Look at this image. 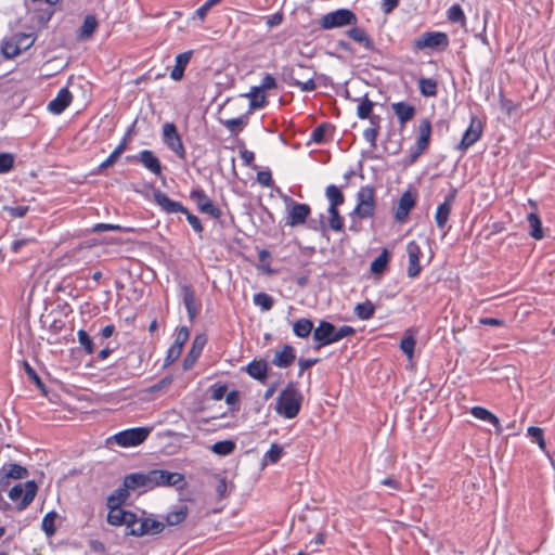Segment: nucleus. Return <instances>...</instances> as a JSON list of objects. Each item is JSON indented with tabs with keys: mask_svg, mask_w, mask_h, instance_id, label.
<instances>
[{
	"mask_svg": "<svg viewBox=\"0 0 555 555\" xmlns=\"http://www.w3.org/2000/svg\"><path fill=\"white\" fill-rule=\"evenodd\" d=\"M371 125L372 127L370 128H366L364 131H363V138L371 144L372 147H375L376 146V139L378 137V132H379V122H380V117L378 115H373L371 117Z\"/></svg>",
	"mask_w": 555,
	"mask_h": 555,
	"instance_id": "obj_41",
	"label": "nucleus"
},
{
	"mask_svg": "<svg viewBox=\"0 0 555 555\" xmlns=\"http://www.w3.org/2000/svg\"><path fill=\"white\" fill-rule=\"evenodd\" d=\"M283 453V449L278 443H272L270 449L264 454V459H267L270 463H276Z\"/></svg>",
	"mask_w": 555,
	"mask_h": 555,
	"instance_id": "obj_59",
	"label": "nucleus"
},
{
	"mask_svg": "<svg viewBox=\"0 0 555 555\" xmlns=\"http://www.w3.org/2000/svg\"><path fill=\"white\" fill-rule=\"evenodd\" d=\"M154 202L159 208L166 214H183L186 217L188 222L197 234H202L203 225L197 216L193 215L185 206L180 202L171 199L165 192L155 190L153 192Z\"/></svg>",
	"mask_w": 555,
	"mask_h": 555,
	"instance_id": "obj_4",
	"label": "nucleus"
},
{
	"mask_svg": "<svg viewBox=\"0 0 555 555\" xmlns=\"http://www.w3.org/2000/svg\"><path fill=\"white\" fill-rule=\"evenodd\" d=\"M418 137L415 146L410 153V163H414L429 146L431 134V122L428 118H423L418 125Z\"/></svg>",
	"mask_w": 555,
	"mask_h": 555,
	"instance_id": "obj_15",
	"label": "nucleus"
},
{
	"mask_svg": "<svg viewBox=\"0 0 555 555\" xmlns=\"http://www.w3.org/2000/svg\"><path fill=\"white\" fill-rule=\"evenodd\" d=\"M249 98V114L258 108H262L266 105V95L262 92H254V87L246 94Z\"/></svg>",
	"mask_w": 555,
	"mask_h": 555,
	"instance_id": "obj_47",
	"label": "nucleus"
},
{
	"mask_svg": "<svg viewBox=\"0 0 555 555\" xmlns=\"http://www.w3.org/2000/svg\"><path fill=\"white\" fill-rule=\"evenodd\" d=\"M447 17L452 23H459L464 25L466 23V16L462 7L457 3L452 4L447 11Z\"/></svg>",
	"mask_w": 555,
	"mask_h": 555,
	"instance_id": "obj_49",
	"label": "nucleus"
},
{
	"mask_svg": "<svg viewBox=\"0 0 555 555\" xmlns=\"http://www.w3.org/2000/svg\"><path fill=\"white\" fill-rule=\"evenodd\" d=\"M527 434L531 436L535 442L538 443L540 450L545 451L546 450V442L544 439L543 429L535 426H530L527 429Z\"/></svg>",
	"mask_w": 555,
	"mask_h": 555,
	"instance_id": "obj_55",
	"label": "nucleus"
},
{
	"mask_svg": "<svg viewBox=\"0 0 555 555\" xmlns=\"http://www.w3.org/2000/svg\"><path fill=\"white\" fill-rule=\"evenodd\" d=\"M347 36L353 41L362 44L366 50L376 51L373 40L367 36L363 28L351 27L347 30Z\"/></svg>",
	"mask_w": 555,
	"mask_h": 555,
	"instance_id": "obj_34",
	"label": "nucleus"
},
{
	"mask_svg": "<svg viewBox=\"0 0 555 555\" xmlns=\"http://www.w3.org/2000/svg\"><path fill=\"white\" fill-rule=\"evenodd\" d=\"M126 159L127 162H139L155 176L162 175V164L150 150H143L138 155L127 156Z\"/></svg>",
	"mask_w": 555,
	"mask_h": 555,
	"instance_id": "obj_22",
	"label": "nucleus"
},
{
	"mask_svg": "<svg viewBox=\"0 0 555 555\" xmlns=\"http://www.w3.org/2000/svg\"><path fill=\"white\" fill-rule=\"evenodd\" d=\"M456 189H452L449 194L444 196V199L441 204L438 205L436 214H435V222L438 229L443 230L448 223L452 205L456 197Z\"/></svg>",
	"mask_w": 555,
	"mask_h": 555,
	"instance_id": "obj_21",
	"label": "nucleus"
},
{
	"mask_svg": "<svg viewBox=\"0 0 555 555\" xmlns=\"http://www.w3.org/2000/svg\"><path fill=\"white\" fill-rule=\"evenodd\" d=\"M391 109L397 116L400 126L404 127L415 115V107L412 104L400 101L391 104Z\"/></svg>",
	"mask_w": 555,
	"mask_h": 555,
	"instance_id": "obj_30",
	"label": "nucleus"
},
{
	"mask_svg": "<svg viewBox=\"0 0 555 555\" xmlns=\"http://www.w3.org/2000/svg\"><path fill=\"white\" fill-rule=\"evenodd\" d=\"M415 204L416 194L411 191H405L399 198L395 210V219L400 223L404 222Z\"/></svg>",
	"mask_w": 555,
	"mask_h": 555,
	"instance_id": "obj_24",
	"label": "nucleus"
},
{
	"mask_svg": "<svg viewBox=\"0 0 555 555\" xmlns=\"http://www.w3.org/2000/svg\"><path fill=\"white\" fill-rule=\"evenodd\" d=\"M151 433L149 427H134L114 435V441L122 448L137 447L144 442Z\"/></svg>",
	"mask_w": 555,
	"mask_h": 555,
	"instance_id": "obj_12",
	"label": "nucleus"
},
{
	"mask_svg": "<svg viewBox=\"0 0 555 555\" xmlns=\"http://www.w3.org/2000/svg\"><path fill=\"white\" fill-rule=\"evenodd\" d=\"M470 414L478 420H481V421L492 424L496 428L498 433L502 431V428L500 426V420L498 418V416H495L492 412H490L486 408L473 406L470 409Z\"/></svg>",
	"mask_w": 555,
	"mask_h": 555,
	"instance_id": "obj_36",
	"label": "nucleus"
},
{
	"mask_svg": "<svg viewBox=\"0 0 555 555\" xmlns=\"http://www.w3.org/2000/svg\"><path fill=\"white\" fill-rule=\"evenodd\" d=\"M527 221L530 227L529 234L534 240H542L544 236L542 221L535 212H530L527 216Z\"/></svg>",
	"mask_w": 555,
	"mask_h": 555,
	"instance_id": "obj_42",
	"label": "nucleus"
},
{
	"mask_svg": "<svg viewBox=\"0 0 555 555\" xmlns=\"http://www.w3.org/2000/svg\"><path fill=\"white\" fill-rule=\"evenodd\" d=\"M415 344L414 331L412 328H408L400 341V349L409 359L413 358Z\"/></svg>",
	"mask_w": 555,
	"mask_h": 555,
	"instance_id": "obj_39",
	"label": "nucleus"
},
{
	"mask_svg": "<svg viewBox=\"0 0 555 555\" xmlns=\"http://www.w3.org/2000/svg\"><path fill=\"white\" fill-rule=\"evenodd\" d=\"M276 88V80L275 78L267 73L264 74L261 83L259 86H254V92H264L266 90H271Z\"/></svg>",
	"mask_w": 555,
	"mask_h": 555,
	"instance_id": "obj_56",
	"label": "nucleus"
},
{
	"mask_svg": "<svg viewBox=\"0 0 555 555\" xmlns=\"http://www.w3.org/2000/svg\"><path fill=\"white\" fill-rule=\"evenodd\" d=\"M354 333L356 330L350 325H343L336 328L333 323L322 320L313 331V339L317 343L314 349L319 350L322 347L337 343Z\"/></svg>",
	"mask_w": 555,
	"mask_h": 555,
	"instance_id": "obj_2",
	"label": "nucleus"
},
{
	"mask_svg": "<svg viewBox=\"0 0 555 555\" xmlns=\"http://www.w3.org/2000/svg\"><path fill=\"white\" fill-rule=\"evenodd\" d=\"M328 212V227L335 232L344 230V218L339 215L338 208H327Z\"/></svg>",
	"mask_w": 555,
	"mask_h": 555,
	"instance_id": "obj_46",
	"label": "nucleus"
},
{
	"mask_svg": "<svg viewBox=\"0 0 555 555\" xmlns=\"http://www.w3.org/2000/svg\"><path fill=\"white\" fill-rule=\"evenodd\" d=\"M128 499V496H125V493H112L107 498V516L106 520H152L150 517H145V513L141 512L139 515L138 513L127 511L121 505L122 503Z\"/></svg>",
	"mask_w": 555,
	"mask_h": 555,
	"instance_id": "obj_5",
	"label": "nucleus"
},
{
	"mask_svg": "<svg viewBox=\"0 0 555 555\" xmlns=\"http://www.w3.org/2000/svg\"><path fill=\"white\" fill-rule=\"evenodd\" d=\"M482 134V122L477 116H472L468 128L463 133L462 140L457 145L461 151H466L474 145Z\"/></svg>",
	"mask_w": 555,
	"mask_h": 555,
	"instance_id": "obj_19",
	"label": "nucleus"
},
{
	"mask_svg": "<svg viewBox=\"0 0 555 555\" xmlns=\"http://www.w3.org/2000/svg\"><path fill=\"white\" fill-rule=\"evenodd\" d=\"M78 341L85 349L86 353L92 354L94 352L93 340L85 330H79L77 333Z\"/></svg>",
	"mask_w": 555,
	"mask_h": 555,
	"instance_id": "obj_54",
	"label": "nucleus"
},
{
	"mask_svg": "<svg viewBox=\"0 0 555 555\" xmlns=\"http://www.w3.org/2000/svg\"><path fill=\"white\" fill-rule=\"evenodd\" d=\"M302 402V395L294 382H289L276 399V413L285 418L298 415Z\"/></svg>",
	"mask_w": 555,
	"mask_h": 555,
	"instance_id": "obj_3",
	"label": "nucleus"
},
{
	"mask_svg": "<svg viewBox=\"0 0 555 555\" xmlns=\"http://www.w3.org/2000/svg\"><path fill=\"white\" fill-rule=\"evenodd\" d=\"M73 95L70 91L64 87L59 90L56 96L48 104V111L52 114H62L72 103Z\"/></svg>",
	"mask_w": 555,
	"mask_h": 555,
	"instance_id": "obj_26",
	"label": "nucleus"
},
{
	"mask_svg": "<svg viewBox=\"0 0 555 555\" xmlns=\"http://www.w3.org/2000/svg\"><path fill=\"white\" fill-rule=\"evenodd\" d=\"M3 210L9 212L12 218H23L28 212V206L18 205V206H3Z\"/></svg>",
	"mask_w": 555,
	"mask_h": 555,
	"instance_id": "obj_60",
	"label": "nucleus"
},
{
	"mask_svg": "<svg viewBox=\"0 0 555 555\" xmlns=\"http://www.w3.org/2000/svg\"><path fill=\"white\" fill-rule=\"evenodd\" d=\"M406 253L409 258L408 266V276L415 278L421 272L420 257H421V248L415 241H410L406 244Z\"/></svg>",
	"mask_w": 555,
	"mask_h": 555,
	"instance_id": "obj_27",
	"label": "nucleus"
},
{
	"mask_svg": "<svg viewBox=\"0 0 555 555\" xmlns=\"http://www.w3.org/2000/svg\"><path fill=\"white\" fill-rule=\"evenodd\" d=\"M375 214L374 188L363 185L357 193V205L351 212L361 219L372 218Z\"/></svg>",
	"mask_w": 555,
	"mask_h": 555,
	"instance_id": "obj_9",
	"label": "nucleus"
},
{
	"mask_svg": "<svg viewBox=\"0 0 555 555\" xmlns=\"http://www.w3.org/2000/svg\"><path fill=\"white\" fill-rule=\"evenodd\" d=\"M375 312V305L371 300H365L354 307V314L363 321L370 320Z\"/></svg>",
	"mask_w": 555,
	"mask_h": 555,
	"instance_id": "obj_43",
	"label": "nucleus"
},
{
	"mask_svg": "<svg viewBox=\"0 0 555 555\" xmlns=\"http://www.w3.org/2000/svg\"><path fill=\"white\" fill-rule=\"evenodd\" d=\"M154 488L177 487L182 488L185 485V477L181 473L169 472L167 469H152Z\"/></svg>",
	"mask_w": 555,
	"mask_h": 555,
	"instance_id": "obj_18",
	"label": "nucleus"
},
{
	"mask_svg": "<svg viewBox=\"0 0 555 555\" xmlns=\"http://www.w3.org/2000/svg\"><path fill=\"white\" fill-rule=\"evenodd\" d=\"M113 525L125 526V535H155L165 529V522H112Z\"/></svg>",
	"mask_w": 555,
	"mask_h": 555,
	"instance_id": "obj_13",
	"label": "nucleus"
},
{
	"mask_svg": "<svg viewBox=\"0 0 555 555\" xmlns=\"http://www.w3.org/2000/svg\"><path fill=\"white\" fill-rule=\"evenodd\" d=\"M206 343H207V337L205 334H198L194 337V339L192 341L191 349L183 360L182 366H183L184 371L190 370L195 364V362L202 354V351H203Z\"/></svg>",
	"mask_w": 555,
	"mask_h": 555,
	"instance_id": "obj_25",
	"label": "nucleus"
},
{
	"mask_svg": "<svg viewBox=\"0 0 555 555\" xmlns=\"http://www.w3.org/2000/svg\"><path fill=\"white\" fill-rule=\"evenodd\" d=\"M313 331V322L308 318H300L293 325V332L299 338H307Z\"/></svg>",
	"mask_w": 555,
	"mask_h": 555,
	"instance_id": "obj_38",
	"label": "nucleus"
},
{
	"mask_svg": "<svg viewBox=\"0 0 555 555\" xmlns=\"http://www.w3.org/2000/svg\"><path fill=\"white\" fill-rule=\"evenodd\" d=\"M257 181L266 186V188H270L272 186L273 184V180H272V175H271V171L270 170H261V171H258L257 173Z\"/></svg>",
	"mask_w": 555,
	"mask_h": 555,
	"instance_id": "obj_62",
	"label": "nucleus"
},
{
	"mask_svg": "<svg viewBox=\"0 0 555 555\" xmlns=\"http://www.w3.org/2000/svg\"><path fill=\"white\" fill-rule=\"evenodd\" d=\"M325 196L328 201V208H338L345 202V195L335 184H330L326 186Z\"/></svg>",
	"mask_w": 555,
	"mask_h": 555,
	"instance_id": "obj_37",
	"label": "nucleus"
},
{
	"mask_svg": "<svg viewBox=\"0 0 555 555\" xmlns=\"http://www.w3.org/2000/svg\"><path fill=\"white\" fill-rule=\"evenodd\" d=\"M358 23L357 15L349 9H337L321 16L319 25L322 29L341 28L354 26Z\"/></svg>",
	"mask_w": 555,
	"mask_h": 555,
	"instance_id": "obj_7",
	"label": "nucleus"
},
{
	"mask_svg": "<svg viewBox=\"0 0 555 555\" xmlns=\"http://www.w3.org/2000/svg\"><path fill=\"white\" fill-rule=\"evenodd\" d=\"M253 302L260 307L262 311H269L273 307V298L267 293H257L253 297Z\"/></svg>",
	"mask_w": 555,
	"mask_h": 555,
	"instance_id": "obj_50",
	"label": "nucleus"
},
{
	"mask_svg": "<svg viewBox=\"0 0 555 555\" xmlns=\"http://www.w3.org/2000/svg\"><path fill=\"white\" fill-rule=\"evenodd\" d=\"M14 167V155L11 153H0V173L9 172Z\"/></svg>",
	"mask_w": 555,
	"mask_h": 555,
	"instance_id": "obj_57",
	"label": "nucleus"
},
{
	"mask_svg": "<svg viewBox=\"0 0 555 555\" xmlns=\"http://www.w3.org/2000/svg\"><path fill=\"white\" fill-rule=\"evenodd\" d=\"M27 476V468L17 463H9L3 465L0 469V490H4V488L9 485L10 479H24Z\"/></svg>",
	"mask_w": 555,
	"mask_h": 555,
	"instance_id": "obj_23",
	"label": "nucleus"
},
{
	"mask_svg": "<svg viewBox=\"0 0 555 555\" xmlns=\"http://www.w3.org/2000/svg\"><path fill=\"white\" fill-rule=\"evenodd\" d=\"M315 75L317 73L312 67L301 63L286 65L281 69L283 81L288 86L298 87L304 92H311L317 89Z\"/></svg>",
	"mask_w": 555,
	"mask_h": 555,
	"instance_id": "obj_1",
	"label": "nucleus"
},
{
	"mask_svg": "<svg viewBox=\"0 0 555 555\" xmlns=\"http://www.w3.org/2000/svg\"><path fill=\"white\" fill-rule=\"evenodd\" d=\"M193 55V51L189 50L182 52L176 56L175 66L170 73V78L175 81H180L184 76V70L190 63V60Z\"/></svg>",
	"mask_w": 555,
	"mask_h": 555,
	"instance_id": "obj_31",
	"label": "nucleus"
},
{
	"mask_svg": "<svg viewBox=\"0 0 555 555\" xmlns=\"http://www.w3.org/2000/svg\"><path fill=\"white\" fill-rule=\"evenodd\" d=\"M186 517L188 506L184 502H180L168 513L166 520H185Z\"/></svg>",
	"mask_w": 555,
	"mask_h": 555,
	"instance_id": "obj_51",
	"label": "nucleus"
},
{
	"mask_svg": "<svg viewBox=\"0 0 555 555\" xmlns=\"http://www.w3.org/2000/svg\"><path fill=\"white\" fill-rule=\"evenodd\" d=\"M190 337V331L186 326H181L177 330L175 341L167 350L165 358V366L172 364L181 354L183 345Z\"/></svg>",
	"mask_w": 555,
	"mask_h": 555,
	"instance_id": "obj_20",
	"label": "nucleus"
},
{
	"mask_svg": "<svg viewBox=\"0 0 555 555\" xmlns=\"http://www.w3.org/2000/svg\"><path fill=\"white\" fill-rule=\"evenodd\" d=\"M449 36L443 31H426L413 41V49L421 51L429 48L443 51L449 47Z\"/></svg>",
	"mask_w": 555,
	"mask_h": 555,
	"instance_id": "obj_10",
	"label": "nucleus"
},
{
	"mask_svg": "<svg viewBox=\"0 0 555 555\" xmlns=\"http://www.w3.org/2000/svg\"><path fill=\"white\" fill-rule=\"evenodd\" d=\"M163 141L180 159L185 158V149L173 122L163 126Z\"/></svg>",
	"mask_w": 555,
	"mask_h": 555,
	"instance_id": "obj_17",
	"label": "nucleus"
},
{
	"mask_svg": "<svg viewBox=\"0 0 555 555\" xmlns=\"http://www.w3.org/2000/svg\"><path fill=\"white\" fill-rule=\"evenodd\" d=\"M328 128H330V125L326 122H323V124L319 125L318 127H315L311 133V140L314 143H322L324 140L325 132Z\"/></svg>",
	"mask_w": 555,
	"mask_h": 555,
	"instance_id": "obj_61",
	"label": "nucleus"
},
{
	"mask_svg": "<svg viewBox=\"0 0 555 555\" xmlns=\"http://www.w3.org/2000/svg\"><path fill=\"white\" fill-rule=\"evenodd\" d=\"M132 128H133V126L128 129V131L126 132L124 138L120 140L118 145L114 149V151L108 155V157L105 160H103L99 165L98 172H102L103 170L113 166L116 163L117 158L126 151L127 145H128V137L130 135Z\"/></svg>",
	"mask_w": 555,
	"mask_h": 555,
	"instance_id": "obj_28",
	"label": "nucleus"
},
{
	"mask_svg": "<svg viewBox=\"0 0 555 555\" xmlns=\"http://www.w3.org/2000/svg\"><path fill=\"white\" fill-rule=\"evenodd\" d=\"M318 362H319L318 358H309V359L300 358L298 361V365H299L298 375L301 376L305 370L313 366Z\"/></svg>",
	"mask_w": 555,
	"mask_h": 555,
	"instance_id": "obj_64",
	"label": "nucleus"
},
{
	"mask_svg": "<svg viewBox=\"0 0 555 555\" xmlns=\"http://www.w3.org/2000/svg\"><path fill=\"white\" fill-rule=\"evenodd\" d=\"M235 442L232 440L217 441L211 446V451L218 455H229L235 450Z\"/></svg>",
	"mask_w": 555,
	"mask_h": 555,
	"instance_id": "obj_48",
	"label": "nucleus"
},
{
	"mask_svg": "<svg viewBox=\"0 0 555 555\" xmlns=\"http://www.w3.org/2000/svg\"><path fill=\"white\" fill-rule=\"evenodd\" d=\"M247 374L261 383H264L268 377V363L264 360H253L246 366Z\"/></svg>",
	"mask_w": 555,
	"mask_h": 555,
	"instance_id": "obj_32",
	"label": "nucleus"
},
{
	"mask_svg": "<svg viewBox=\"0 0 555 555\" xmlns=\"http://www.w3.org/2000/svg\"><path fill=\"white\" fill-rule=\"evenodd\" d=\"M98 28V21L94 15H87L78 31V38L81 40L89 39Z\"/></svg>",
	"mask_w": 555,
	"mask_h": 555,
	"instance_id": "obj_40",
	"label": "nucleus"
},
{
	"mask_svg": "<svg viewBox=\"0 0 555 555\" xmlns=\"http://www.w3.org/2000/svg\"><path fill=\"white\" fill-rule=\"evenodd\" d=\"M154 489L153 472L150 469L126 475L122 480V487L117 488L114 493L119 494L122 492L125 496H129L130 491L147 492Z\"/></svg>",
	"mask_w": 555,
	"mask_h": 555,
	"instance_id": "obj_6",
	"label": "nucleus"
},
{
	"mask_svg": "<svg viewBox=\"0 0 555 555\" xmlns=\"http://www.w3.org/2000/svg\"><path fill=\"white\" fill-rule=\"evenodd\" d=\"M35 40L36 37L33 34H15L3 42L2 52L9 59L15 57L28 50L34 44Z\"/></svg>",
	"mask_w": 555,
	"mask_h": 555,
	"instance_id": "obj_11",
	"label": "nucleus"
},
{
	"mask_svg": "<svg viewBox=\"0 0 555 555\" xmlns=\"http://www.w3.org/2000/svg\"><path fill=\"white\" fill-rule=\"evenodd\" d=\"M182 295H183V304L186 309L189 320L191 322H193L197 314V306H196L195 294H194L192 286L183 285L182 286Z\"/></svg>",
	"mask_w": 555,
	"mask_h": 555,
	"instance_id": "obj_33",
	"label": "nucleus"
},
{
	"mask_svg": "<svg viewBox=\"0 0 555 555\" xmlns=\"http://www.w3.org/2000/svg\"><path fill=\"white\" fill-rule=\"evenodd\" d=\"M388 262V251L384 249L371 263L370 270L374 274L380 273L385 270Z\"/></svg>",
	"mask_w": 555,
	"mask_h": 555,
	"instance_id": "obj_52",
	"label": "nucleus"
},
{
	"mask_svg": "<svg viewBox=\"0 0 555 555\" xmlns=\"http://www.w3.org/2000/svg\"><path fill=\"white\" fill-rule=\"evenodd\" d=\"M93 232H104V231H116V232H125L129 233L132 232L133 229L129 227H121L119 224H113V223H96L92 228Z\"/></svg>",
	"mask_w": 555,
	"mask_h": 555,
	"instance_id": "obj_53",
	"label": "nucleus"
},
{
	"mask_svg": "<svg viewBox=\"0 0 555 555\" xmlns=\"http://www.w3.org/2000/svg\"><path fill=\"white\" fill-rule=\"evenodd\" d=\"M296 359L295 349L293 346L286 344L280 351H276L273 359L272 364L278 367H288L293 364Z\"/></svg>",
	"mask_w": 555,
	"mask_h": 555,
	"instance_id": "obj_29",
	"label": "nucleus"
},
{
	"mask_svg": "<svg viewBox=\"0 0 555 555\" xmlns=\"http://www.w3.org/2000/svg\"><path fill=\"white\" fill-rule=\"evenodd\" d=\"M190 198L195 203L197 209L202 214H206L214 219H219L222 215L219 207H217L206 192L202 188L191 190Z\"/></svg>",
	"mask_w": 555,
	"mask_h": 555,
	"instance_id": "obj_14",
	"label": "nucleus"
},
{
	"mask_svg": "<svg viewBox=\"0 0 555 555\" xmlns=\"http://www.w3.org/2000/svg\"><path fill=\"white\" fill-rule=\"evenodd\" d=\"M249 115V112H247L238 117L221 120V124L231 134H237L248 125Z\"/></svg>",
	"mask_w": 555,
	"mask_h": 555,
	"instance_id": "obj_35",
	"label": "nucleus"
},
{
	"mask_svg": "<svg viewBox=\"0 0 555 555\" xmlns=\"http://www.w3.org/2000/svg\"><path fill=\"white\" fill-rule=\"evenodd\" d=\"M38 486L34 480L17 483L8 491V496L18 511L25 509L34 500Z\"/></svg>",
	"mask_w": 555,
	"mask_h": 555,
	"instance_id": "obj_8",
	"label": "nucleus"
},
{
	"mask_svg": "<svg viewBox=\"0 0 555 555\" xmlns=\"http://www.w3.org/2000/svg\"><path fill=\"white\" fill-rule=\"evenodd\" d=\"M418 89L422 95L433 98L437 95V81L433 78L422 77L418 79Z\"/></svg>",
	"mask_w": 555,
	"mask_h": 555,
	"instance_id": "obj_44",
	"label": "nucleus"
},
{
	"mask_svg": "<svg viewBox=\"0 0 555 555\" xmlns=\"http://www.w3.org/2000/svg\"><path fill=\"white\" fill-rule=\"evenodd\" d=\"M500 106L502 111L506 112L508 115L519 107V105L515 104L512 100L503 96L502 94L500 96Z\"/></svg>",
	"mask_w": 555,
	"mask_h": 555,
	"instance_id": "obj_63",
	"label": "nucleus"
},
{
	"mask_svg": "<svg viewBox=\"0 0 555 555\" xmlns=\"http://www.w3.org/2000/svg\"><path fill=\"white\" fill-rule=\"evenodd\" d=\"M284 199L288 207L286 224L289 227L304 224L311 214L310 206L304 203H296L288 196H285Z\"/></svg>",
	"mask_w": 555,
	"mask_h": 555,
	"instance_id": "obj_16",
	"label": "nucleus"
},
{
	"mask_svg": "<svg viewBox=\"0 0 555 555\" xmlns=\"http://www.w3.org/2000/svg\"><path fill=\"white\" fill-rule=\"evenodd\" d=\"M374 103L369 99L367 94H364L361 98L360 104L357 107V116L360 119H366L369 118L371 120L372 111H373Z\"/></svg>",
	"mask_w": 555,
	"mask_h": 555,
	"instance_id": "obj_45",
	"label": "nucleus"
},
{
	"mask_svg": "<svg viewBox=\"0 0 555 555\" xmlns=\"http://www.w3.org/2000/svg\"><path fill=\"white\" fill-rule=\"evenodd\" d=\"M24 369H25L27 376L35 383L37 388L41 389L42 391H46L43 382L41 380V378L39 377L37 372L34 370V367L28 362L24 363Z\"/></svg>",
	"mask_w": 555,
	"mask_h": 555,
	"instance_id": "obj_58",
	"label": "nucleus"
}]
</instances>
